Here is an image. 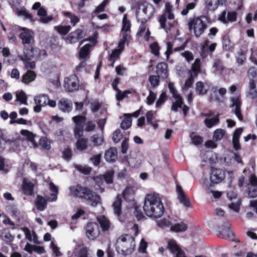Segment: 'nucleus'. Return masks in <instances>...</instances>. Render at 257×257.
Segmentation results:
<instances>
[{
	"mask_svg": "<svg viewBox=\"0 0 257 257\" xmlns=\"http://www.w3.org/2000/svg\"><path fill=\"white\" fill-rule=\"evenodd\" d=\"M143 209L147 216L154 218H160L165 212L161 199L155 194H148L146 196Z\"/></svg>",
	"mask_w": 257,
	"mask_h": 257,
	"instance_id": "obj_1",
	"label": "nucleus"
},
{
	"mask_svg": "<svg viewBox=\"0 0 257 257\" xmlns=\"http://www.w3.org/2000/svg\"><path fill=\"white\" fill-rule=\"evenodd\" d=\"M70 191L73 196L85 200L92 206H97L100 202V196L87 187L77 184L70 187Z\"/></svg>",
	"mask_w": 257,
	"mask_h": 257,
	"instance_id": "obj_2",
	"label": "nucleus"
},
{
	"mask_svg": "<svg viewBox=\"0 0 257 257\" xmlns=\"http://www.w3.org/2000/svg\"><path fill=\"white\" fill-rule=\"evenodd\" d=\"M115 247L117 252L124 256L131 254L135 250V237L128 234H122L117 239Z\"/></svg>",
	"mask_w": 257,
	"mask_h": 257,
	"instance_id": "obj_3",
	"label": "nucleus"
},
{
	"mask_svg": "<svg viewBox=\"0 0 257 257\" xmlns=\"http://www.w3.org/2000/svg\"><path fill=\"white\" fill-rule=\"evenodd\" d=\"M203 19L207 20L208 18L203 15L200 17L195 18L190 20L188 23L189 31H191L193 29L195 36L197 38L199 37L207 28V25L203 21Z\"/></svg>",
	"mask_w": 257,
	"mask_h": 257,
	"instance_id": "obj_4",
	"label": "nucleus"
},
{
	"mask_svg": "<svg viewBox=\"0 0 257 257\" xmlns=\"http://www.w3.org/2000/svg\"><path fill=\"white\" fill-rule=\"evenodd\" d=\"M167 19L169 20L174 19V15L172 12V6L169 3L165 4V8L164 13L159 17V22L160 24V28L165 30L167 32L173 27V24L168 22V27L166 25Z\"/></svg>",
	"mask_w": 257,
	"mask_h": 257,
	"instance_id": "obj_5",
	"label": "nucleus"
},
{
	"mask_svg": "<svg viewBox=\"0 0 257 257\" xmlns=\"http://www.w3.org/2000/svg\"><path fill=\"white\" fill-rule=\"evenodd\" d=\"M64 87L69 92L76 91L79 87V79L76 74L66 77L64 81Z\"/></svg>",
	"mask_w": 257,
	"mask_h": 257,
	"instance_id": "obj_6",
	"label": "nucleus"
},
{
	"mask_svg": "<svg viewBox=\"0 0 257 257\" xmlns=\"http://www.w3.org/2000/svg\"><path fill=\"white\" fill-rule=\"evenodd\" d=\"M100 234L98 224L95 222H88L86 227V235L90 240H94Z\"/></svg>",
	"mask_w": 257,
	"mask_h": 257,
	"instance_id": "obj_7",
	"label": "nucleus"
},
{
	"mask_svg": "<svg viewBox=\"0 0 257 257\" xmlns=\"http://www.w3.org/2000/svg\"><path fill=\"white\" fill-rule=\"evenodd\" d=\"M225 177V172L220 169L211 167L210 172V181L212 184H218L221 182Z\"/></svg>",
	"mask_w": 257,
	"mask_h": 257,
	"instance_id": "obj_8",
	"label": "nucleus"
},
{
	"mask_svg": "<svg viewBox=\"0 0 257 257\" xmlns=\"http://www.w3.org/2000/svg\"><path fill=\"white\" fill-rule=\"evenodd\" d=\"M167 247L173 254H175V257H186L184 251L182 250L174 239L168 240Z\"/></svg>",
	"mask_w": 257,
	"mask_h": 257,
	"instance_id": "obj_9",
	"label": "nucleus"
},
{
	"mask_svg": "<svg viewBox=\"0 0 257 257\" xmlns=\"http://www.w3.org/2000/svg\"><path fill=\"white\" fill-rule=\"evenodd\" d=\"M34 187L35 185L33 182L26 178H23L21 188L24 195L33 196L34 193Z\"/></svg>",
	"mask_w": 257,
	"mask_h": 257,
	"instance_id": "obj_10",
	"label": "nucleus"
},
{
	"mask_svg": "<svg viewBox=\"0 0 257 257\" xmlns=\"http://www.w3.org/2000/svg\"><path fill=\"white\" fill-rule=\"evenodd\" d=\"M85 35V34L83 30L80 29H77L68 35L66 40L70 43H75L82 39Z\"/></svg>",
	"mask_w": 257,
	"mask_h": 257,
	"instance_id": "obj_11",
	"label": "nucleus"
},
{
	"mask_svg": "<svg viewBox=\"0 0 257 257\" xmlns=\"http://www.w3.org/2000/svg\"><path fill=\"white\" fill-rule=\"evenodd\" d=\"M48 96L47 95H40L35 97L34 100L36 106L34 107V110L36 112H39L41 111V108L45 106L47 103Z\"/></svg>",
	"mask_w": 257,
	"mask_h": 257,
	"instance_id": "obj_12",
	"label": "nucleus"
},
{
	"mask_svg": "<svg viewBox=\"0 0 257 257\" xmlns=\"http://www.w3.org/2000/svg\"><path fill=\"white\" fill-rule=\"evenodd\" d=\"M176 191L177 193L178 199L180 201V203L183 204L184 206L186 207H191V203L190 200L185 194L182 187L179 185H177Z\"/></svg>",
	"mask_w": 257,
	"mask_h": 257,
	"instance_id": "obj_13",
	"label": "nucleus"
},
{
	"mask_svg": "<svg viewBox=\"0 0 257 257\" xmlns=\"http://www.w3.org/2000/svg\"><path fill=\"white\" fill-rule=\"evenodd\" d=\"M225 2V0H204V11L206 12L215 11L219 5Z\"/></svg>",
	"mask_w": 257,
	"mask_h": 257,
	"instance_id": "obj_14",
	"label": "nucleus"
},
{
	"mask_svg": "<svg viewBox=\"0 0 257 257\" xmlns=\"http://www.w3.org/2000/svg\"><path fill=\"white\" fill-rule=\"evenodd\" d=\"M211 84L209 82H203L202 81H198L196 83L195 91L199 95H204L206 94L209 90Z\"/></svg>",
	"mask_w": 257,
	"mask_h": 257,
	"instance_id": "obj_15",
	"label": "nucleus"
},
{
	"mask_svg": "<svg viewBox=\"0 0 257 257\" xmlns=\"http://www.w3.org/2000/svg\"><path fill=\"white\" fill-rule=\"evenodd\" d=\"M58 106L62 112H69L72 109L73 104L70 100L63 98L58 101Z\"/></svg>",
	"mask_w": 257,
	"mask_h": 257,
	"instance_id": "obj_16",
	"label": "nucleus"
},
{
	"mask_svg": "<svg viewBox=\"0 0 257 257\" xmlns=\"http://www.w3.org/2000/svg\"><path fill=\"white\" fill-rule=\"evenodd\" d=\"M156 72L158 76L163 79L167 78L168 76V65L165 62L159 63L156 66Z\"/></svg>",
	"mask_w": 257,
	"mask_h": 257,
	"instance_id": "obj_17",
	"label": "nucleus"
},
{
	"mask_svg": "<svg viewBox=\"0 0 257 257\" xmlns=\"http://www.w3.org/2000/svg\"><path fill=\"white\" fill-rule=\"evenodd\" d=\"M96 220L103 232L107 231L110 228L111 222L104 215H99L96 217Z\"/></svg>",
	"mask_w": 257,
	"mask_h": 257,
	"instance_id": "obj_18",
	"label": "nucleus"
},
{
	"mask_svg": "<svg viewBox=\"0 0 257 257\" xmlns=\"http://www.w3.org/2000/svg\"><path fill=\"white\" fill-rule=\"evenodd\" d=\"M91 45L90 44H86L84 45L79 52V59L80 60L86 61L90 58V53Z\"/></svg>",
	"mask_w": 257,
	"mask_h": 257,
	"instance_id": "obj_19",
	"label": "nucleus"
},
{
	"mask_svg": "<svg viewBox=\"0 0 257 257\" xmlns=\"http://www.w3.org/2000/svg\"><path fill=\"white\" fill-rule=\"evenodd\" d=\"M20 38L22 39V43L25 45H30L31 42L34 40V37L32 32L28 30H25L20 34Z\"/></svg>",
	"mask_w": 257,
	"mask_h": 257,
	"instance_id": "obj_20",
	"label": "nucleus"
},
{
	"mask_svg": "<svg viewBox=\"0 0 257 257\" xmlns=\"http://www.w3.org/2000/svg\"><path fill=\"white\" fill-rule=\"evenodd\" d=\"M36 49L31 45L25 46L23 54L19 56L20 59H32L35 56L34 51Z\"/></svg>",
	"mask_w": 257,
	"mask_h": 257,
	"instance_id": "obj_21",
	"label": "nucleus"
},
{
	"mask_svg": "<svg viewBox=\"0 0 257 257\" xmlns=\"http://www.w3.org/2000/svg\"><path fill=\"white\" fill-rule=\"evenodd\" d=\"M117 157V152L115 148H110L106 151L104 158L108 162H114Z\"/></svg>",
	"mask_w": 257,
	"mask_h": 257,
	"instance_id": "obj_22",
	"label": "nucleus"
},
{
	"mask_svg": "<svg viewBox=\"0 0 257 257\" xmlns=\"http://www.w3.org/2000/svg\"><path fill=\"white\" fill-rule=\"evenodd\" d=\"M121 205V197L119 195H118L115 197L114 201L112 204L114 213L118 217L120 216L122 213Z\"/></svg>",
	"mask_w": 257,
	"mask_h": 257,
	"instance_id": "obj_23",
	"label": "nucleus"
},
{
	"mask_svg": "<svg viewBox=\"0 0 257 257\" xmlns=\"http://www.w3.org/2000/svg\"><path fill=\"white\" fill-rule=\"evenodd\" d=\"M37 14L40 17V21L44 24L48 23L53 19L52 16H47L46 10L43 7L38 10Z\"/></svg>",
	"mask_w": 257,
	"mask_h": 257,
	"instance_id": "obj_24",
	"label": "nucleus"
},
{
	"mask_svg": "<svg viewBox=\"0 0 257 257\" xmlns=\"http://www.w3.org/2000/svg\"><path fill=\"white\" fill-rule=\"evenodd\" d=\"M49 189L53 193H51L48 197H47V200L49 202H53L55 201L57 199V195L59 193V189L58 187L56 186L54 183L51 182L49 183Z\"/></svg>",
	"mask_w": 257,
	"mask_h": 257,
	"instance_id": "obj_25",
	"label": "nucleus"
},
{
	"mask_svg": "<svg viewBox=\"0 0 257 257\" xmlns=\"http://www.w3.org/2000/svg\"><path fill=\"white\" fill-rule=\"evenodd\" d=\"M47 198L45 199L44 197L38 195L37 196L36 200L35 202L36 206L38 210L40 211H43L47 207Z\"/></svg>",
	"mask_w": 257,
	"mask_h": 257,
	"instance_id": "obj_26",
	"label": "nucleus"
},
{
	"mask_svg": "<svg viewBox=\"0 0 257 257\" xmlns=\"http://www.w3.org/2000/svg\"><path fill=\"white\" fill-rule=\"evenodd\" d=\"M242 128L241 127L235 130L233 135V145L235 150H238L240 149V145L239 142V138L242 132Z\"/></svg>",
	"mask_w": 257,
	"mask_h": 257,
	"instance_id": "obj_27",
	"label": "nucleus"
},
{
	"mask_svg": "<svg viewBox=\"0 0 257 257\" xmlns=\"http://www.w3.org/2000/svg\"><path fill=\"white\" fill-rule=\"evenodd\" d=\"M36 73L33 70H28L27 72L23 75L22 82L26 84L34 81L36 78Z\"/></svg>",
	"mask_w": 257,
	"mask_h": 257,
	"instance_id": "obj_28",
	"label": "nucleus"
},
{
	"mask_svg": "<svg viewBox=\"0 0 257 257\" xmlns=\"http://www.w3.org/2000/svg\"><path fill=\"white\" fill-rule=\"evenodd\" d=\"M219 122V115L216 114L210 118H206L204 120V123L208 128H211L214 125L218 124Z\"/></svg>",
	"mask_w": 257,
	"mask_h": 257,
	"instance_id": "obj_29",
	"label": "nucleus"
},
{
	"mask_svg": "<svg viewBox=\"0 0 257 257\" xmlns=\"http://www.w3.org/2000/svg\"><path fill=\"white\" fill-rule=\"evenodd\" d=\"M88 140L84 138H79L76 142L77 149L79 151H83L87 148Z\"/></svg>",
	"mask_w": 257,
	"mask_h": 257,
	"instance_id": "obj_30",
	"label": "nucleus"
},
{
	"mask_svg": "<svg viewBox=\"0 0 257 257\" xmlns=\"http://www.w3.org/2000/svg\"><path fill=\"white\" fill-rule=\"evenodd\" d=\"M174 98L176 101L173 103L171 106V110L173 111L177 112L179 108H182L183 104V100L181 95L176 96L174 97Z\"/></svg>",
	"mask_w": 257,
	"mask_h": 257,
	"instance_id": "obj_31",
	"label": "nucleus"
},
{
	"mask_svg": "<svg viewBox=\"0 0 257 257\" xmlns=\"http://www.w3.org/2000/svg\"><path fill=\"white\" fill-rule=\"evenodd\" d=\"M188 226L186 224L181 222L180 223H176L173 225H172L170 228V230L173 232H183L185 231L187 229Z\"/></svg>",
	"mask_w": 257,
	"mask_h": 257,
	"instance_id": "obj_32",
	"label": "nucleus"
},
{
	"mask_svg": "<svg viewBox=\"0 0 257 257\" xmlns=\"http://www.w3.org/2000/svg\"><path fill=\"white\" fill-rule=\"evenodd\" d=\"M39 145L42 150H49L51 149V142L46 137H42L40 139Z\"/></svg>",
	"mask_w": 257,
	"mask_h": 257,
	"instance_id": "obj_33",
	"label": "nucleus"
},
{
	"mask_svg": "<svg viewBox=\"0 0 257 257\" xmlns=\"http://www.w3.org/2000/svg\"><path fill=\"white\" fill-rule=\"evenodd\" d=\"M114 176V171L113 170L107 171L102 175L103 181L107 184H112L113 182Z\"/></svg>",
	"mask_w": 257,
	"mask_h": 257,
	"instance_id": "obj_34",
	"label": "nucleus"
},
{
	"mask_svg": "<svg viewBox=\"0 0 257 257\" xmlns=\"http://www.w3.org/2000/svg\"><path fill=\"white\" fill-rule=\"evenodd\" d=\"M71 27L69 25H58L54 27V30L61 35H66L70 31Z\"/></svg>",
	"mask_w": 257,
	"mask_h": 257,
	"instance_id": "obj_35",
	"label": "nucleus"
},
{
	"mask_svg": "<svg viewBox=\"0 0 257 257\" xmlns=\"http://www.w3.org/2000/svg\"><path fill=\"white\" fill-rule=\"evenodd\" d=\"M63 15L70 19V23L73 26H75L80 21L79 18L71 12H64Z\"/></svg>",
	"mask_w": 257,
	"mask_h": 257,
	"instance_id": "obj_36",
	"label": "nucleus"
},
{
	"mask_svg": "<svg viewBox=\"0 0 257 257\" xmlns=\"http://www.w3.org/2000/svg\"><path fill=\"white\" fill-rule=\"evenodd\" d=\"M222 45L223 48L226 51H230L233 49V46L231 45V42L229 36L226 35L222 37Z\"/></svg>",
	"mask_w": 257,
	"mask_h": 257,
	"instance_id": "obj_37",
	"label": "nucleus"
},
{
	"mask_svg": "<svg viewBox=\"0 0 257 257\" xmlns=\"http://www.w3.org/2000/svg\"><path fill=\"white\" fill-rule=\"evenodd\" d=\"M72 120L74 122L75 126H84V124L86 120V117L84 115H78L73 116Z\"/></svg>",
	"mask_w": 257,
	"mask_h": 257,
	"instance_id": "obj_38",
	"label": "nucleus"
},
{
	"mask_svg": "<svg viewBox=\"0 0 257 257\" xmlns=\"http://www.w3.org/2000/svg\"><path fill=\"white\" fill-rule=\"evenodd\" d=\"M160 78L158 75H152L149 76V81L150 83L152 88H155L160 85Z\"/></svg>",
	"mask_w": 257,
	"mask_h": 257,
	"instance_id": "obj_39",
	"label": "nucleus"
},
{
	"mask_svg": "<svg viewBox=\"0 0 257 257\" xmlns=\"http://www.w3.org/2000/svg\"><path fill=\"white\" fill-rule=\"evenodd\" d=\"M86 66L87 63L85 60H81L80 62L76 66L73 70V74H76L77 76L79 75L86 68Z\"/></svg>",
	"mask_w": 257,
	"mask_h": 257,
	"instance_id": "obj_40",
	"label": "nucleus"
},
{
	"mask_svg": "<svg viewBox=\"0 0 257 257\" xmlns=\"http://www.w3.org/2000/svg\"><path fill=\"white\" fill-rule=\"evenodd\" d=\"M131 27V22L127 19V14H125L122 18V27L121 31L123 32H127L128 31H130Z\"/></svg>",
	"mask_w": 257,
	"mask_h": 257,
	"instance_id": "obj_41",
	"label": "nucleus"
},
{
	"mask_svg": "<svg viewBox=\"0 0 257 257\" xmlns=\"http://www.w3.org/2000/svg\"><path fill=\"white\" fill-rule=\"evenodd\" d=\"M249 94L253 97L257 96V90L256 88V81L253 79H250L249 81Z\"/></svg>",
	"mask_w": 257,
	"mask_h": 257,
	"instance_id": "obj_42",
	"label": "nucleus"
},
{
	"mask_svg": "<svg viewBox=\"0 0 257 257\" xmlns=\"http://www.w3.org/2000/svg\"><path fill=\"white\" fill-rule=\"evenodd\" d=\"M167 95L165 92H163L160 95L159 99L156 103V108H160L165 102L167 99Z\"/></svg>",
	"mask_w": 257,
	"mask_h": 257,
	"instance_id": "obj_43",
	"label": "nucleus"
},
{
	"mask_svg": "<svg viewBox=\"0 0 257 257\" xmlns=\"http://www.w3.org/2000/svg\"><path fill=\"white\" fill-rule=\"evenodd\" d=\"M238 56L236 57V62L239 65H242L244 64L246 60L245 52L243 50H240L237 53Z\"/></svg>",
	"mask_w": 257,
	"mask_h": 257,
	"instance_id": "obj_44",
	"label": "nucleus"
},
{
	"mask_svg": "<svg viewBox=\"0 0 257 257\" xmlns=\"http://www.w3.org/2000/svg\"><path fill=\"white\" fill-rule=\"evenodd\" d=\"M225 135L224 130L218 128L216 129L213 133V139L215 141H220Z\"/></svg>",
	"mask_w": 257,
	"mask_h": 257,
	"instance_id": "obj_45",
	"label": "nucleus"
},
{
	"mask_svg": "<svg viewBox=\"0 0 257 257\" xmlns=\"http://www.w3.org/2000/svg\"><path fill=\"white\" fill-rule=\"evenodd\" d=\"M121 52L120 50L117 49L112 50L111 53L109 56L108 60L115 62L117 59L119 58Z\"/></svg>",
	"mask_w": 257,
	"mask_h": 257,
	"instance_id": "obj_46",
	"label": "nucleus"
},
{
	"mask_svg": "<svg viewBox=\"0 0 257 257\" xmlns=\"http://www.w3.org/2000/svg\"><path fill=\"white\" fill-rule=\"evenodd\" d=\"M128 117H125L120 123V127L123 130H127L130 128L132 125V120L130 114H127Z\"/></svg>",
	"mask_w": 257,
	"mask_h": 257,
	"instance_id": "obj_47",
	"label": "nucleus"
},
{
	"mask_svg": "<svg viewBox=\"0 0 257 257\" xmlns=\"http://www.w3.org/2000/svg\"><path fill=\"white\" fill-rule=\"evenodd\" d=\"M16 97L17 100L20 101L21 104H24L25 105L27 104V96L24 91H21L20 92L17 93L16 94Z\"/></svg>",
	"mask_w": 257,
	"mask_h": 257,
	"instance_id": "obj_48",
	"label": "nucleus"
},
{
	"mask_svg": "<svg viewBox=\"0 0 257 257\" xmlns=\"http://www.w3.org/2000/svg\"><path fill=\"white\" fill-rule=\"evenodd\" d=\"M21 60H22L27 69L31 70L34 69L36 67V63L34 61H31L32 59H26L25 60L24 59H20Z\"/></svg>",
	"mask_w": 257,
	"mask_h": 257,
	"instance_id": "obj_49",
	"label": "nucleus"
},
{
	"mask_svg": "<svg viewBox=\"0 0 257 257\" xmlns=\"http://www.w3.org/2000/svg\"><path fill=\"white\" fill-rule=\"evenodd\" d=\"M151 52L155 56H158L159 55V51L160 50V47L157 42H154L151 44L150 46Z\"/></svg>",
	"mask_w": 257,
	"mask_h": 257,
	"instance_id": "obj_50",
	"label": "nucleus"
},
{
	"mask_svg": "<svg viewBox=\"0 0 257 257\" xmlns=\"http://www.w3.org/2000/svg\"><path fill=\"white\" fill-rule=\"evenodd\" d=\"M21 134L27 138L28 141H33L35 138V135L32 132L27 130H22L21 131Z\"/></svg>",
	"mask_w": 257,
	"mask_h": 257,
	"instance_id": "obj_51",
	"label": "nucleus"
},
{
	"mask_svg": "<svg viewBox=\"0 0 257 257\" xmlns=\"http://www.w3.org/2000/svg\"><path fill=\"white\" fill-rule=\"evenodd\" d=\"M123 135L119 129H117L113 134L112 140L115 143H117L122 139Z\"/></svg>",
	"mask_w": 257,
	"mask_h": 257,
	"instance_id": "obj_52",
	"label": "nucleus"
},
{
	"mask_svg": "<svg viewBox=\"0 0 257 257\" xmlns=\"http://www.w3.org/2000/svg\"><path fill=\"white\" fill-rule=\"evenodd\" d=\"M76 168L80 172L85 175L90 174L92 171V168L91 167L87 166H82L81 165H77Z\"/></svg>",
	"mask_w": 257,
	"mask_h": 257,
	"instance_id": "obj_53",
	"label": "nucleus"
},
{
	"mask_svg": "<svg viewBox=\"0 0 257 257\" xmlns=\"http://www.w3.org/2000/svg\"><path fill=\"white\" fill-rule=\"evenodd\" d=\"M157 94L151 90H149V94L147 97V103L149 105H152L156 99Z\"/></svg>",
	"mask_w": 257,
	"mask_h": 257,
	"instance_id": "obj_54",
	"label": "nucleus"
},
{
	"mask_svg": "<svg viewBox=\"0 0 257 257\" xmlns=\"http://www.w3.org/2000/svg\"><path fill=\"white\" fill-rule=\"evenodd\" d=\"M17 14L18 16H24L25 19H29L33 21L32 15L29 13L26 10H18Z\"/></svg>",
	"mask_w": 257,
	"mask_h": 257,
	"instance_id": "obj_55",
	"label": "nucleus"
},
{
	"mask_svg": "<svg viewBox=\"0 0 257 257\" xmlns=\"http://www.w3.org/2000/svg\"><path fill=\"white\" fill-rule=\"evenodd\" d=\"M224 233L226 234V236L222 235L221 233L219 234V236L223 238H226L228 239H233L234 237V234L233 231L230 228H227L224 230Z\"/></svg>",
	"mask_w": 257,
	"mask_h": 257,
	"instance_id": "obj_56",
	"label": "nucleus"
},
{
	"mask_svg": "<svg viewBox=\"0 0 257 257\" xmlns=\"http://www.w3.org/2000/svg\"><path fill=\"white\" fill-rule=\"evenodd\" d=\"M131 93V91L130 90H125L122 92L119 90L117 91V93L116 94V98L118 101H121L125 97H127V94Z\"/></svg>",
	"mask_w": 257,
	"mask_h": 257,
	"instance_id": "obj_57",
	"label": "nucleus"
},
{
	"mask_svg": "<svg viewBox=\"0 0 257 257\" xmlns=\"http://www.w3.org/2000/svg\"><path fill=\"white\" fill-rule=\"evenodd\" d=\"M76 257H91L89 255V250L87 247L81 248L77 252Z\"/></svg>",
	"mask_w": 257,
	"mask_h": 257,
	"instance_id": "obj_58",
	"label": "nucleus"
},
{
	"mask_svg": "<svg viewBox=\"0 0 257 257\" xmlns=\"http://www.w3.org/2000/svg\"><path fill=\"white\" fill-rule=\"evenodd\" d=\"M230 100L232 102L230 107H232L235 106V108L241 107V101L239 96L231 97Z\"/></svg>",
	"mask_w": 257,
	"mask_h": 257,
	"instance_id": "obj_59",
	"label": "nucleus"
},
{
	"mask_svg": "<svg viewBox=\"0 0 257 257\" xmlns=\"http://www.w3.org/2000/svg\"><path fill=\"white\" fill-rule=\"evenodd\" d=\"M63 157L66 161H70L72 156V152L70 148H67L65 149L63 152Z\"/></svg>",
	"mask_w": 257,
	"mask_h": 257,
	"instance_id": "obj_60",
	"label": "nucleus"
},
{
	"mask_svg": "<svg viewBox=\"0 0 257 257\" xmlns=\"http://www.w3.org/2000/svg\"><path fill=\"white\" fill-rule=\"evenodd\" d=\"M157 224L159 227L164 228L170 226L172 224V223L168 219L164 218L158 221Z\"/></svg>",
	"mask_w": 257,
	"mask_h": 257,
	"instance_id": "obj_61",
	"label": "nucleus"
},
{
	"mask_svg": "<svg viewBox=\"0 0 257 257\" xmlns=\"http://www.w3.org/2000/svg\"><path fill=\"white\" fill-rule=\"evenodd\" d=\"M196 5V4L195 3H190L186 5V8L182 10L181 14L183 16L186 15L188 13L189 10H193L195 8Z\"/></svg>",
	"mask_w": 257,
	"mask_h": 257,
	"instance_id": "obj_62",
	"label": "nucleus"
},
{
	"mask_svg": "<svg viewBox=\"0 0 257 257\" xmlns=\"http://www.w3.org/2000/svg\"><path fill=\"white\" fill-rule=\"evenodd\" d=\"M209 41L206 40L205 41L203 45H202L201 48V54L203 57H206L208 53H209L208 50Z\"/></svg>",
	"mask_w": 257,
	"mask_h": 257,
	"instance_id": "obj_63",
	"label": "nucleus"
},
{
	"mask_svg": "<svg viewBox=\"0 0 257 257\" xmlns=\"http://www.w3.org/2000/svg\"><path fill=\"white\" fill-rule=\"evenodd\" d=\"M134 213L138 220H140L144 217L140 206H135Z\"/></svg>",
	"mask_w": 257,
	"mask_h": 257,
	"instance_id": "obj_64",
	"label": "nucleus"
}]
</instances>
